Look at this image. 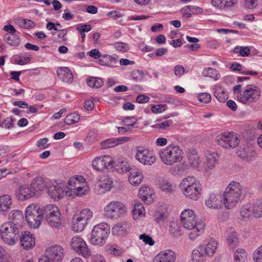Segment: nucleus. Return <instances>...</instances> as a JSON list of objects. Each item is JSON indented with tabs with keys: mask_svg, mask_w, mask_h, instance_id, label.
<instances>
[{
	"mask_svg": "<svg viewBox=\"0 0 262 262\" xmlns=\"http://www.w3.org/2000/svg\"><path fill=\"white\" fill-rule=\"evenodd\" d=\"M181 220L184 227L190 230L189 238L194 241L203 232L205 224L198 222L194 212L191 209H185L181 214Z\"/></svg>",
	"mask_w": 262,
	"mask_h": 262,
	"instance_id": "nucleus-1",
	"label": "nucleus"
},
{
	"mask_svg": "<svg viewBox=\"0 0 262 262\" xmlns=\"http://www.w3.org/2000/svg\"><path fill=\"white\" fill-rule=\"evenodd\" d=\"M243 187L236 181L229 183L223 196V205L228 209L233 208L243 199Z\"/></svg>",
	"mask_w": 262,
	"mask_h": 262,
	"instance_id": "nucleus-2",
	"label": "nucleus"
},
{
	"mask_svg": "<svg viewBox=\"0 0 262 262\" xmlns=\"http://www.w3.org/2000/svg\"><path fill=\"white\" fill-rule=\"evenodd\" d=\"M219 246V242L211 238L199 246L192 251V262H203L207 258L212 257Z\"/></svg>",
	"mask_w": 262,
	"mask_h": 262,
	"instance_id": "nucleus-3",
	"label": "nucleus"
},
{
	"mask_svg": "<svg viewBox=\"0 0 262 262\" xmlns=\"http://www.w3.org/2000/svg\"><path fill=\"white\" fill-rule=\"evenodd\" d=\"M180 187L186 198L193 201L198 200L202 187L194 177H188L184 179L180 184Z\"/></svg>",
	"mask_w": 262,
	"mask_h": 262,
	"instance_id": "nucleus-4",
	"label": "nucleus"
},
{
	"mask_svg": "<svg viewBox=\"0 0 262 262\" xmlns=\"http://www.w3.org/2000/svg\"><path fill=\"white\" fill-rule=\"evenodd\" d=\"M22 229L19 225L5 223L1 227V237L5 244L14 245L19 241Z\"/></svg>",
	"mask_w": 262,
	"mask_h": 262,
	"instance_id": "nucleus-5",
	"label": "nucleus"
},
{
	"mask_svg": "<svg viewBox=\"0 0 262 262\" xmlns=\"http://www.w3.org/2000/svg\"><path fill=\"white\" fill-rule=\"evenodd\" d=\"M183 153L178 146L170 144L162 149L159 154L161 160L165 164L171 165L182 160Z\"/></svg>",
	"mask_w": 262,
	"mask_h": 262,
	"instance_id": "nucleus-6",
	"label": "nucleus"
},
{
	"mask_svg": "<svg viewBox=\"0 0 262 262\" xmlns=\"http://www.w3.org/2000/svg\"><path fill=\"white\" fill-rule=\"evenodd\" d=\"M261 95L259 88L254 84H248L236 95L237 100L244 105H250L257 102Z\"/></svg>",
	"mask_w": 262,
	"mask_h": 262,
	"instance_id": "nucleus-7",
	"label": "nucleus"
},
{
	"mask_svg": "<svg viewBox=\"0 0 262 262\" xmlns=\"http://www.w3.org/2000/svg\"><path fill=\"white\" fill-rule=\"evenodd\" d=\"M110 233L109 225L104 223L95 225L91 232L90 242L94 245H102L105 243Z\"/></svg>",
	"mask_w": 262,
	"mask_h": 262,
	"instance_id": "nucleus-8",
	"label": "nucleus"
},
{
	"mask_svg": "<svg viewBox=\"0 0 262 262\" xmlns=\"http://www.w3.org/2000/svg\"><path fill=\"white\" fill-rule=\"evenodd\" d=\"M25 218L30 227L37 228L43 219L42 209L36 205L31 204L26 209Z\"/></svg>",
	"mask_w": 262,
	"mask_h": 262,
	"instance_id": "nucleus-9",
	"label": "nucleus"
},
{
	"mask_svg": "<svg viewBox=\"0 0 262 262\" xmlns=\"http://www.w3.org/2000/svg\"><path fill=\"white\" fill-rule=\"evenodd\" d=\"M93 213L90 209H82L78 214H75L72 221V229L75 232H81L85 227L88 221L92 219Z\"/></svg>",
	"mask_w": 262,
	"mask_h": 262,
	"instance_id": "nucleus-10",
	"label": "nucleus"
},
{
	"mask_svg": "<svg viewBox=\"0 0 262 262\" xmlns=\"http://www.w3.org/2000/svg\"><path fill=\"white\" fill-rule=\"evenodd\" d=\"M64 250L60 245H54L46 249V253L38 259V262H61Z\"/></svg>",
	"mask_w": 262,
	"mask_h": 262,
	"instance_id": "nucleus-11",
	"label": "nucleus"
},
{
	"mask_svg": "<svg viewBox=\"0 0 262 262\" xmlns=\"http://www.w3.org/2000/svg\"><path fill=\"white\" fill-rule=\"evenodd\" d=\"M126 211L125 206L119 201H112L104 208L105 215L111 219L123 216Z\"/></svg>",
	"mask_w": 262,
	"mask_h": 262,
	"instance_id": "nucleus-12",
	"label": "nucleus"
},
{
	"mask_svg": "<svg viewBox=\"0 0 262 262\" xmlns=\"http://www.w3.org/2000/svg\"><path fill=\"white\" fill-rule=\"evenodd\" d=\"M239 141L238 137L230 133L220 134L216 139L217 143L225 148H234L239 144Z\"/></svg>",
	"mask_w": 262,
	"mask_h": 262,
	"instance_id": "nucleus-13",
	"label": "nucleus"
},
{
	"mask_svg": "<svg viewBox=\"0 0 262 262\" xmlns=\"http://www.w3.org/2000/svg\"><path fill=\"white\" fill-rule=\"evenodd\" d=\"M135 158L144 165H151L156 161V157L154 152L147 148L137 147Z\"/></svg>",
	"mask_w": 262,
	"mask_h": 262,
	"instance_id": "nucleus-14",
	"label": "nucleus"
},
{
	"mask_svg": "<svg viewBox=\"0 0 262 262\" xmlns=\"http://www.w3.org/2000/svg\"><path fill=\"white\" fill-rule=\"evenodd\" d=\"M71 245L75 251L81 254L85 258H88L91 255V250L86 243L81 237L79 236L73 237Z\"/></svg>",
	"mask_w": 262,
	"mask_h": 262,
	"instance_id": "nucleus-15",
	"label": "nucleus"
},
{
	"mask_svg": "<svg viewBox=\"0 0 262 262\" xmlns=\"http://www.w3.org/2000/svg\"><path fill=\"white\" fill-rule=\"evenodd\" d=\"M63 187L64 185L62 183L50 181L48 183V193L52 199L58 201L64 195Z\"/></svg>",
	"mask_w": 262,
	"mask_h": 262,
	"instance_id": "nucleus-16",
	"label": "nucleus"
},
{
	"mask_svg": "<svg viewBox=\"0 0 262 262\" xmlns=\"http://www.w3.org/2000/svg\"><path fill=\"white\" fill-rule=\"evenodd\" d=\"M92 166L95 170L102 171L109 167H112L113 161L108 156H99L93 160Z\"/></svg>",
	"mask_w": 262,
	"mask_h": 262,
	"instance_id": "nucleus-17",
	"label": "nucleus"
},
{
	"mask_svg": "<svg viewBox=\"0 0 262 262\" xmlns=\"http://www.w3.org/2000/svg\"><path fill=\"white\" fill-rule=\"evenodd\" d=\"M19 239L21 246L26 250L33 248L35 245V238L29 231H23L22 230Z\"/></svg>",
	"mask_w": 262,
	"mask_h": 262,
	"instance_id": "nucleus-18",
	"label": "nucleus"
},
{
	"mask_svg": "<svg viewBox=\"0 0 262 262\" xmlns=\"http://www.w3.org/2000/svg\"><path fill=\"white\" fill-rule=\"evenodd\" d=\"M30 188V185L20 186L15 191V196L17 199L23 201L34 196L35 194Z\"/></svg>",
	"mask_w": 262,
	"mask_h": 262,
	"instance_id": "nucleus-19",
	"label": "nucleus"
},
{
	"mask_svg": "<svg viewBox=\"0 0 262 262\" xmlns=\"http://www.w3.org/2000/svg\"><path fill=\"white\" fill-rule=\"evenodd\" d=\"M176 259L175 253L170 250L161 251L153 259L152 262H174Z\"/></svg>",
	"mask_w": 262,
	"mask_h": 262,
	"instance_id": "nucleus-20",
	"label": "nucleus"
},
{
	"mask_svg": "<svg viewBox=\"0 0 262 262\" xmlns=\"http://www.w3.org/2000/svg\"><path fill=\"white\" fill-rule=\"evenodd\" d=\"M237 156L243 161L250 162L256 158V152L250 147L240 148L236 152Z\"/></svg>",
	"mask_w": 262,
	"mask_h": 262,
	"instance_id": "nucleus-21",
	"label": "nucleus"
},
{
	"mask_svg": "<svg viewBox=\"0 0 262 262\" xmlns=\"http://www.w3.org/2000/svg\"><path fill=\"white\" fill-rule=\"evenodd\" d=\"M154 194V190L147 186H144L139 190L138 195L144 203L149 204L154 201L152 196Z\"/></svg>",
	"mask_w": 262,
	"mask_h": 262,
	"instance_id": "nucleus-22",
	"label": "nucleus"
},
{
	"mask_svg": "<svg viewBox=\"0 0 262 262\" xmlns=\"http://www.w3.org/2000/svg\"><path fill=\"white\" fill-rule=\"evenodd\" d=\"M223 202L222 195L212 193L206 200L205 204L210 208L217 209L221 207Z\"/></svg>",
	"mask_w": 262,
	"mask_h": 262,
	"instance_id": "nucleus-23",
	"label": "nucleus"
},
{
	"mask_svg": "<svg viewBox=\"0 0 262 262\" xmlns=\"http://www.w3.org/2000/svg\"><path fill=\"white\" fill-rule=\"evenodd\" d=\"M129 140L128 137H119L110 138L105 140L100 143L102 148H108L115 147Z\"/></svg>",
	"mask_w": 262,
	"mask_h": 262,
	"instance_id": "nucleus-24",
	"label": "nucleus"
},
{
	"mask_svg": "<svg viewBox=\"0 0 262 262\" xmlns=\"http://www.w3.org/2000/svg\"><path fill=\"white\" fill-rule=\"evenodd\" d=\"M206 162L205 163L206 171L208 172L215 166V164L218 160V154L215 152L207 151L205 155Z\"/></svg>",
	"mask_w": 262,
	"mask_h": 262,
	"instance_id": "nucleus-25",
	"label": "nucleus"
},
{
	"mask_svg": "<svg viewBox=\"0 0 262 262\" xmlns=\"http://www.w3.org/2000/svg\"><path fill=\"white\" fill-rule=\"evenodd\" d=\"M47 185L48 184L45 182L44 179L41 177L35 178L32 180L30 185V189H32L35 194L38 192L43 190L46 187H47Z\"/></svg>",
	"mask_w": 262,
	"mask_h": 262,
	"instance_id": "nucleus-26",
	"label": "nucleus"
},
{
	"mask_svg": "<svg viewBox=\"0 0 262 262\" xmlns=\"http://www.w3.org/2000/svg\"><path fill=\"white\" fill-rule=\"evenodd\" d=\"M9 219L10 220L8 222L10 224L19 225L22 227L24 222V216L22 212L18 210H14L11 211L9 214Z\"/></svg>",
	"mask_w": 262,
	"mask_h": 262,
	"instance_id": "nucleus-27",
	"label": "nucleus"
},
{
	"mask_svg": "<svg viewBox=\"0 0 262 262\" xmlns=\"http://www.w3.org/2000/svg\"><path fill=\"white\" fill-rule=\"evenodd\" d=\"M57 74L59 78L64 82L71 83L73 81L72 73L68 67L58 68L57 70Z\"/></svg>",
	"mask_w": 262,
	"mask_h": 262,
	"instance_id": "nucleus-28",
	"label": "nucleus"
},
{
	"mask_svg": "<svg viewBox=\"0 0 262 262\" xmlns=\"http://www.w3.org/2000/svg\"><path fill=\"white\" fill-rule=\"evenodd\" d=\"M226 240L228 245L231 248H234L238 243V238L235 230L229 229L226 233Z\"/></svg>",
	"mask_w": 262,
	"mask_h": 262,
	"instance_id": "nucleus-29",
	"label": "nucleus"
},
{
	"mask_svg": "<svg viewBox=\"0 0 262 262\" xmlns=\"http://www.w3.org/2000/svg\"><path fill=\"white\" fill-rule=\"evenodd\" d=\"M113 186L112 179L108 177L105 176L99 180L98 183V186L99 187V193H103L111 189Z\"/></svg>",
	"mask_w": 262,
	"mask_h": 262,
	"instance_id": "nucleus-30",
	"label": "nucleus"
},
{
	"mask_svg": "<svg viewBox=\"0 0 262 262\" xmlns=\"http://www.w3.org/2000/svg\"><path fill=\"white\" fill-rule=\"evenodd\" d=\"M12 205V199L10 195L3 194L0 196V212L8 211Z\"/></svg>",
	"mask_w": 262,
	"mask_h": 262,
	"instance_id": "nucleus-31",
	"label": "nucleus"
},
{
	"mask_svg": "<svg viewBox=\"0 0 262 262\" xmlns=\"http://www.w3.org/2000/svg\"><path fill=\"white\" fill-rule=\"evenodd\" d=\"M130 227V224L127 222L117 223L112 228L113 234H122Z\"/></svg>",
	"mask_w": 262,
	"mask_h": 262,
	"instance_id": "nucleus-32",
	"label": "nucleus"
},
{
	"mask_svg": "<svg viewBox=\"0 0 262 262\" xmlns=\"http://www.w3.org/2000/svg\"><path fill=\"white\" fill-rule=\"evenodd\" d=\"M99 62L101 65L113 67H115L117 60L110 55L105 54L100 57Z\"/></svg>",
	"mask_w": 262,
	"mask_h": 262,
	"instance_id": "nucleus-33",
	"label": "nucleus"
},
{
	"mask_svg": "<svg viewBox=\"0 0 262 262\" xmlns=\"http://www.w3.org/2000/svg\"><path fill=\"white\" fill-rule=\"evenodd\" d=\"M82 182H85V179L82 176H77L75 177L71 178L67 185V191H70L71 187L79 188V186L81 185Z\"/></svg>",
	"mask_w": 262,
	"mask_h": 262,
	"instance_id": "nucleus-34",
	"label": "nucleus"
},
{
	"mask_svg": "<svg viewBox=\"0 0 262 262\" xmlns=\"http://www.w3.org/2000/svg\"><path fill=\"white\" fill-rule=\"evenodd\" d=\"M86 191L85 182H82L81 185L79 186V188L71 187L70 191H66V195L68 196H79L85 194Z\"/></svg>",
	"mask_w": 262,
	"mask_h": 262,
	"instance_id": "nucleus-35",
	"label": "nucleus"
},
{
	"mask_svg": "<svg viewBox=\"0 0 262 262\" xmlns=\"http://www.w3.org/2000/svg\"><path fill=\"white\" fill-rule=\"evenodd\" d=\"M214 96L221 102H225L228 98V93L221 86L214 88Z\"/></svg>",
	"mask_w": 262,
	"mask_h": 262,
	"instance_id": "nucleus-36",
	"label": "nucleus"
},
{
	"mask_svg": "<svg viewBox=\"0 0 262 262\" xmlns=\"http://www.w3.org/2000/svg\"><path fill=\"white\" fill-rule=\"evenodd\" d=\"M188 161L189 165L194 168L199 167L200 163V159L198 153L195 150H192L188 154Z\"/></svg>",
	"mask_w": 262,
	"mask_h": 262,
	"instance_id": "nucleus-37",
	"label": "nucleus"
},
{
	"mask_svg": "<svg viewBox=\"0 0 262 262\" xmlns=\"http://www.w3.org/2000/svg\"><path fill=\"white\" fill-rule=\"evenodd\" d=\"M159 188L166 193H171L175 190L176 186L168 180H165L160 183Z\"/></svg>",
	"mask_w": 262,
	"mask_h": 262,
	"instance_id": "nucleus-38",
	"label": "nucleus"
},
{
	"mask_svg": "<svg viewBox=\"0 0 262 262\" xmlns=\"http://www.w3.org/2000/svg\"><path fill=\"white\" fill-rule=\"evenodd\" d=\"M42 209L43 211V215L45 214L46 218L53 216L56 213L59 214L60 212L58 208L53 205H46Z\"/></svg>",
	"mask_w": 262,
	"mask_h": 262,
	"instance_id": "nucleus-39",
	"label": "nucleus"
},
{
	"mask_svg": "<svg viewBox=\"0 0 262 262\" xmlns=\"http://www.w3.org/2000/svg\"><path fill=\"white\" fill-rule=\"evenodd\" d=\"M132 213L134 219L143 216L145 214V209L142 204L140 202H136Z\"/></svg>",
	"mask_w": 262,
	"mask_h": 262,
	"instance_id": "nucleus-40",
	"label": "nucleus"
},
{
	"mask_svg": "<svg viewBox=\"0 0 262 262\" xmlns=\"http://www.w3.org/2000/svg\"><path fill=\"white\" fill-rule=\"evenodd\" d=\"M128 163L123 160H119L114 165V168L119 173H122L127 172L129 169Z\"/></svg>",
	"mask_w": 262,
	"mask_h": 262,
	"instance_id": "nucleus-41",
	"label": "nucleus"
},
{
	"mask_svg": "<svg viewBox=\"0 0 262 262\" xmlns=\"http://www.w3.org/2000/svg\"><path fill=\"white\" fill-rule=\"evenodd\" d=\"M5 41L9 45L13 46H17L20 43V38L17 33L13 34H5Z\"/></svg>",
	"mask_w": 262,
	"mask_h": 262,
	"instance_id": "nucleus-42",
	"label": "nucleus"
},
{
	"mask_svg": "<svg viewBox=\"0 0 262 262\" xmlns=\"http://www.w3.org/2000/svg\"><path fill=\"white\" fill-rule=\"evenodd\" d=\"M86 82L88 85L91 88L98 89L103 85V81L102 79L94 77H89Z\"/></svg>",
	"mask_w": 262,
	"mask_h": 262,
	"instance_id": "nucleus-43",
	"label": "nucleus"
},
{
	"mask_svg": "<svg viewBox=\"0 0 262 262\" xmlns=\"http://www.w3.org/2000/svg\"><path fill=\"white\" fill-rule=\"evenodd\" d=\"M46 219L47 222L52 227L58 228L61 225L60 212H59V214L56 213L54 215L47 217Z\"/></svg>",
	"mask_w": 262,
	"mask_h": 262,
	"instance_id": "nucleus-44",
	"label": "nucleus"
},
{
	"mask_svg": "<svg viewBox=\"0 0 262 262\" xmlns=\"http://www.w3.org/2000/svg\"><path fill=\"white\" fill-rule=\"evenodd\" d=\"M203 76L209 77L215 80H217L220 78V75L219 72L214 68H208L203 70L202 72Z\"/></svg>",
	"mask_w": 262,
	"mask_h": 262,
	"instance_id": "nucleus-45",
	"label": "nucleus"
},
{
	"mask_svg": "<svg viewBox=\"0 0 262 262\" xmlns=\"http://www.w3.org/2000/svg\"><path fill=\"white\" fill-rule=\"evenodd\" d=\"M169 232L173 237H178L182 235L180 226L176 222H171L169 225Z\"/></svg>",
	"mask_w": 262,
	"mask_h": 262,
	"instance_id": "nucleus-46",
	"label": "nucleus"
},
{
	"mask_svg": "<svg viewBox=\"0 0 262 262\" xmlns=\"http://www.w3.org/2000/svg\"><path fill=\"white\" fill-rule=\"evenodd\" d=\"M252 213H253L252 208L251 204H247L242 206L240 210L241 217L243 219L249 217Z\"/></svg>",
	"mask_w": 262,
	"mask_h": 262,
	"instance_id": "nucleus-47",
	"label": "nucleus"
},
{
	"mask_svg": "<svg viewBox=\"0 0 262 262\" xmlns=\"http://www.w3.org/2000/svg\"><path fill=\"white\" fill-rule=\"evenodd\" d=\"M17 24L20 27L25 29H31L34 27V23L28 19L19 18L17 20Z\"/></svg>",
	"mask_w": 262,
	"mask_h": 262,
	"instance_id": "nucleus-48",
	"label": "nucleus"
},
{
	"mask_svg": "<svg viewBox=\"0 0 262 262\" xmlns=\"http://www.w3.org/2000/svg\"><path fill=\"white\" fill-rule=\"evenodd\" d=\"M252 213L256 217L262 216V202L258 201L252 205Z\"/></svg>",
	"mask_w": 262,
	"mask_h": 262,
	"instance_id": "nucleus-49",
	"label": "nucleus"
},
{
	"mask_svg": "<svg viewBox=\"0 0 262 262\" xmlns=\"http://www.w3.org/2000/svg\"><path fill=\"white\" fill-rule=\"evenodd\" d=\"M80 116L77 113L69 114L64 119V122L67 125H72L79 121Z\"/></svg>",
	"mask_w": 262,
	"mask_h": 262,
	"instance_id": "nucleus-50",
	"label": "nucleus"
},
{
	"mask_svg": "<svg viewBox=\"0 0 262 262\" xmlns=\"http://www.w3.org/2000/svg\"><path fill=\"white\" fill-rule=\"evenodd\" d=\"M235 53H239V55L243 57H246L249 55L250 53V48L246 47H239L236 46L234 49Z\"/></svg>",
	"mask_w": 262,
	"mask_h": 262,
	"instance_id": "nucleus-51",
	"label": "nucleus"
},
{
	"mask_svg": "<svg viewBox=\"0 0 262 262\" xmlns=\"http://www.w3.org/2000/svg\"><path fill=\"white\" fill-rule=\"evenodd\" d=\"M180 11L182 14V17L184 20H187L192 16L190 5L185 6Z\"/></svg>",
	"mask_w": 262,
	"mask_h": 262,
	"instance_id": "nucleus-52",
	"label": "nucleus"
},
{
	"mask_svg": "<svg viewBox=\"0 0 262 262\" xmlns=\"http://www.w3.org/2000/svg\"><path fill=\"white\" fill-rule=\"evenodd\" d=\"M142 173H139V175L135 176H129L128 180L130 183L133 185H138L141 183L143 179Z\"/></svg>",
	"mask_w": 262,
	"mask_h": 262,
	"instance_id": "nucleus-53",
	"label": "nucleus"
},
{
	"mask_svg": "<svg viewBox=\"0 0 262 262\" xmlns=\"http://www.w3.org/2000/svg\"><path fill=\"white\" fill-rule=\"evenodd\" d=\"M139 238L142 240L145 244H148L149 246H153L155 244V241L152 237L145 233L141 234L139 236Z\"/></svg>",
	"mask_w": 262,
	"mask_h": 262,
	"instance_id": "nucleus-54",
	"label": "nucleus"
},
{
	"mask_svg": "<svg viewBox=\"0 0 262 262\" xmlns=\"http://www.w3.org/2000/svg\"><path fill=\"white\" fill-rule=\"evenodd\" d=\"M247 259V253L245 250L238 249L234 252V259Z\"/></svg>",
	"mask_w": 262,
	"mask_h": 262,
	"instance_id": "nucleus-55",
	"label": "nucleus"
},
{
	"mask_svg": "<svg viewBox=\"0 0 262 262\" xmlns=\"http://www.w3.org/2000/svg\"><path fill=\"white\" fill-rule=\"evenodd\" d=\"M253 257L255 262H261L262 259V245L255 250L253 253Z\"/></svg>",
	"mask_w": 262,
	"mask_h": 262,
	"instance_id": "nucleus-56",
	"label": "nucleus"
},
{
	"mask_svg": "<svg viewBox=\"0 0 262 262\" xmlns=\"http://www.w3.org/2000/svg\"><path fill=\"white\" fill-rule=\"evenodd\" d=\"M198 99L200 101L205 103H208L209 102H210L211 100V95L207 93H203L200 94L198 96Z\"/></svg>",
	"mask_w": 262,
	"mask_h": 262,
	"instance_id": "nucleus-57",
	"label": "nucleus"
},
{
	"mask_svg": "<svg viewBox=\"0 0 262 262\" xmlns=\"http://www.w3.org/2000/svg\"><path fill=\"white\" fill-rule=\"evenodd\" d=\"M166 106V104L154 105L151 107V111L156 114L161 113L165 111Z\"/></svg>",
	"mask_w": 262,
	"mask_h": 262,
	"instance_id": "nucleus-58",
	"label": "nucleus"
},
{
	"mask_svg": "<svg viewBox=\"0 0 262 262\" xmlns=\"http://www.w3.org/2000/svg\"><path fill=\"white\" fill-rule=\"evenodd\" d=\"M48 141L49 140L48 138H44L38 140L37 145L40 149H45L49 146V144H48Z\"/></svg>",
	"mask_w": 262,
	"mask_h": 262,
	"instance_id": "nucleus-59",
	"label": "nucleus"
},
{
	"mask_svg": "<svg viewBox=\"0 0 262 262\" xmlns=\"http://www.w3.org/2000/svg\"><path fill=\"white\" fill-rule=\"evenodd\" d=\"M132 79L136 82L140 81L143 77L142 73L140 71H133L132 75Z\"/></svg>",
	"mask_w": 262,
	"mask_h": 262,
	"instance_id": "nucleus-60",
	"label": "nucleus"
},
{
	"mask_svg": "<svg viewBox=\"0 0 262 262\" xmlns=\"http://www.w3.org/2000/svg\"><path fill=\"white\" fill-rule=\"evenodd\" d=\"M115 48L119 50V51H126L128 50V45L123 42H116L115 43Z\"/></svg>",
	"mask_w": 262,
	"mask_h": 262,
	"instance_id": "nucleus-61",
	"label": "nucleus"
},
{
	"mask_svg": "<svg viewBox=\"0 0 262 262\" xmlns=\"http://www.w3.org/2000/svg\"><path fill=\"white\" fill-rule=\"evenodd\" d=\"M3 30L8 32L6 34H13L18 33L15 28L10 24L5 26Z\"/></svg>",
	"mask_w": 262,
	"mask_h": 262,
	"instance_id": "nucleus-62",
	"label": "nucleus"
},
{
	"mask_svg": "<svg viewBox=\"0 0 262 262\" xmlns=\"http://www.w3.org/2000/svg\"><path fill=\"white\" fill-rule=\"evenodd\" d=\"M245 5L249 9H254L257 5L258 0H244Z\"/></svg>",
	"mask_w": 262,
	"mask_h": 262,
	"instance_id": "nucleus-63",
	"label": "nucleus"
},
{
	"mask_svg": "<svg viewBox=\"0 0 262 262\" xmlns=\"http://www.w3.org/2000/svg\"><path fill=\"white\" fill-rule=\"evenodd\" d=\"M174 72L176 76H181L185 72V69L182 66L177 65L174 68Z\"/></svg>",
	"mask_w": 262,
	"mask_h": 262,
	"instance_id": "nucleus-64",
	"label": "nucleus"
}]
</instances>
